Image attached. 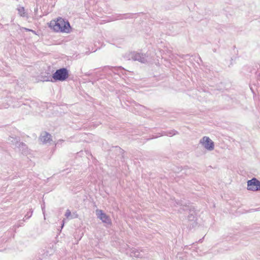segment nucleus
Here are the masks:
<instances>
[{
    "instance_id": "nucleus-7",
    "label": "nucleus",
    "mask_w": 260,
    "mask_h": 260,
    "mask_svg": "<svg viewBox=\"0 0 260 260\" xmlns=\"http://www.w3.org/2000/svg\"><path fill=\"white\" fill-rule=\"evenodd\" d=\"M51 138L52 136L49 133L43 132L41 134L40 140L43 144H46L52 141Z\"/></svg>"
},
{
    "instance_id": "nucleus-23",
    "label": "nucleus",
    "mask_w": 260,
    "mask_h": 260,
    "mask_svg": "<svg viewBox=\"0 0 260 260\" xmlns=\"http://www.w3.org/2000/svg\"><path fill=\"white\" fill-rule=\"evenodd\" d=\"M202 241H203V239H201L199 240L198 242L201 243V242H202Z\"/></svg>"
},
{
    "instance_id": "nucleus-9",
    "label": "nucleus",
    "mask_w": 260,
    "mask_h": 260,
    "mask_svg": "<svg viewBox=\"0 0 260 260\" xmlns=\"http://www.w3.org/2000/svg\"><path fill=\"white\" fill-rule=\"evenodd\" d=\"M23 155H27L29 153V150L27 146L23 142H20L16 147Z\"/></svg>"
},
{
    "instance_id": "nucleus-19",
    "label": "nucleus",
    "mask_w": 260,
    "mask_h": 260,
    "mask_svg": "<svg viewBox=\"0 0 260 260\" xmlns=\"http://www.w3.org/2000/svg\"><path fill=\"white\" fill-rule=\"evenodd\" d=\"M71 215V212L70 211V210L69 209H68L67 211H66V214H65V216L67 217V218H69Z\"/></svg>"
},
{
    "instance_id": "nucleus-12",
    "label": "nucleus",
    "mask_w": 260,
    "mask_h": 260,
    "mask_svg": "<svg viewBox=\"0 0 260 260\" xmlns=\"http://www.w3.org/2000/svg\"><path fill=\"white\" fill-rule=\"evenodd\" d=\"M110 69L115 74H119L121 73L122 74H124V72H125V70L121 67H105L103 70H106L107 69Z\"/></svg>"
},
{
    "instance_id": "nucleus-11",
    "label": "nucleus",
    "mask_w": 260,
    "mask_h": 260,
    "mask_svg": "<svg viewBox=\"0 0 260 260\" xmlns=\"http://www.w3.org/2000/svg\"><path fill=\"white\" fill-rule=\"evenodd\" d=\"M52 254V250L50 249V251L49 250L45 249L41 250L40 252L38 258L40 260H43L49 257Z\"/></svg>"
},
{
    "instance_id": "nucleus-22",
    "label": "nucleus",
    "mask_w": 260,
    "mask_h": 260,
    "mask_svg": "<svg viewBox=\"0 0 260 260\" xmlns=\"http://www.w3.org/2000/svg\"><path fill=\"white\" fill-rule=\"evenodd\" d=\"M63 225H64V220H63L62 221L61 228H63Z\"/></svg>"
},
{
    "instance_id": "nucleus-2",
    "label": "nucleus",
    "mask_w": 260,
    "mask_h": 260,
    "mask_svg": "<svg viewBox=\"0 0 260 260\" xmlns=\"http://www.w3.org/2000/svg\"><path fill=\"white\" fill-rule=\"evenodd\" d=\"M69 71L67 68H62L57 70L52 76H49L44 78V81H64L69 77Z\"/></svg>"
},
{
    "instance_id": "nucleus-3",
    "label": "nucleus",
    "mask_w": 260,
    "mask_h": 260,
    "mask_svg": "<svg viewBox=\"0 0 260 260\" xmlns=\"http://www.w3.org/2000/svg\"><path fill=\"white\" fill-rule=\"evenodd\" d=\"M175 203L177 205H179L181 206H183L182 210H187L189 211V215H188V219L190 221H194L196 219V213L195 211L193 209L192 210L191 207L189 206V205H184L182 201L179 200H175Z\"/></svg>"
},
{
    "instance_id": "nucleus-18",
    "label": "nucleus",
    "mask_w": 260,
    "mask_h": 260,
    "mask_svg": "<svg viewBox=\"0 0 260 260\" xmlns=\"http://www.w3.org/2000/svg\"><path fill=\"white\" fill-rule=\"evenodd\" d=\"M25 220V219H24V218L22 220H20L19 223L14 225L13 229L15 230L17 228H18L19 227L21 226V224H23V221H24Z\"/></svg>"
},
{
    "instance_id": "nucleus-20",
    "label": "nucleus",
    "mask_w": 260,
    "mask_h": 260,
    "mask_svg": "<svg viewBox=\"0 0 260 260\" xmlns=\"http://www.w3.org/2000/svg\"><path fill=\"white\" fill-rule=\"evenodd\" d=\"M115 148H116V149L119 150V151L120 152H122V151H123V150H122V149H121L119 147L116 146V147H115Z\"/></svg>"
},
{
    "instance_id": "nucleus-21",
    "label": "nucleus",
    "mask_w": 260,
    "mask_h": 260,
    "mask_svg": "<svg viewBox=\"0 0 260 260\" xmlns=\"http://www.w3.org/2000/svg\"><path fill=\"white\" fill-rule=\"evenodd\" d=\"M130 15H131V14H125L124 15V16H125V17H124V18H129L130 17Z\"/></svg>"
},
{
    "instance_id": "nucleus-24",
    "label": "nucleus",
    "mask_w": 260,
    "mask_h": 260,
    "mask_svg": "<svg viewBox=\"0 0 260 260\" xmlns=\"http://www.w3.org/2000/svg\"><path fill=\"white\" fill-rule=\"evenodd\" d=\"M185 248H187V247H188V246H187V245H186V246H185Z\"/></svg>"
},
{
    "instance_id": "nucleus-10",
    "label": "nucleus",
    "mask_w": 260,
    "mask_h": 260,
    "mask_svg": "<svg viewBox=\"0 0 260 260\" xmlns=\"http://www.w3.org/2000/svg\"><path fill=\"white\" fill-rule=\"evenodd\" d=\"M8 141L11 145L16 147L20 143V138L14 135L10 136L8 138Z\"/></svg>"
},
{
    "instance_id": "nucleus-14",
    "label": "nucleus",
    "mask_w": 260,
    "mask_h": 260,
    "mask_svg": "<svg viewBox=\"0 0 260 260\" xmlns=\"http://www.w3.org/2000/svg\"><path fill=\"white\" fill-rule=\"evenodd\" d=\"M123 57L126 60L133 59L134 60V51L126 53Z\"/></svg>"
},
{
    "instance_id": "nucleus-15",
    "label": "nucleus",
    "mask_w": 260,
    "mask_h": 260,
    "mask_svg": "<svg viewBox=\"0 0 260 260\" xmlns=\"http://www.w3.org/2000/svg\"><path fill=\"white\" fill-rule=\"evenodd\" d=\"M19 15L21 17H25L26 16V13L25 11L24 8L21 7L17 8Z\"/></svg>"
},
{
    "instance_id": "nucleus-4",
    "label": "nucleus",
    "mask_w": 260,
    "mask_h": 260,
    "mask_svg": "<svg viewBox=\"0 0 260 260\" xmlns=\"http://www.w3.org/2000/svg\"><path fill=\"white\" fill-rule=\"evenodd\" d=\"M200 142L206 149L209 151H212L214 148V142L208 137L204 136L200 140Z\"/></svg>"
},
{
    "instance_id": "nucleus-1",
    "label": "nucleus",
    "mask_w": 260,
    "mask_h": 260,
    "mask_svg": "<svg viewBox=\"0 0 260 260\" xmlns=\"http://www.w3.org/2000/svg\"><path fill=\"white\" fill-rule=\"evenodd\" d=\"M49 27L56 32L69 33L71 29L69 22L61 17L57 18L56 21H51Z\"/></svg>"
},
{
    "instance_id": "nucleus-6",
    "label": "nucleus",
    "mask_w": 260,
    "mask_h": 260,
    "mask_svg": "<svg viewBox=\"0 0 260 260\" xmlns=\"http://www.w3.org/2000/svg\"><path fill=\"white\" fill-rule=\"evenodd\" d=\"M95 212L97 217L101 220L103 222L109 225L111 224V220L110 217L102 210L96 209Z\"/></svg>"
},
{
    "instance_id": "nucleus-16",
    "label": "nucleus",
    "mask_w": 260,
    "mask_h": 260,
    "mask_svg": "<svg viewBox=\"0 0 260 260\" xmlns=\"http://www.w3.org/2000/svg\"><path fill=\"white\" fill-rule=\"evenodd\" d=\"M178 132L175 130H171L166 132H164L162 135H166L168 136H173L177 134Z\"/></svg>"
},
{
    "instance_id": "nucleus-17",
    "label": "nucleus",
    "mask_w": 260,
    "mask_h": 260,
    "mask_svg": "<svg viewBox=\"0 0 260 260\" xmlns=\"http://www.w3.org/2000/svg\"><path fill=\"white\" fill-rule=\"evenodd\" d=\"M32 209H30L29 212H27L26 214L25 215L24 218L25 219H29L32 215Z\"/></svg>"
},
{
    "instance_id": "nucleus-5",
    "label": "nucleus",
    "mask_w": 260,
    "mask_h": 260,
    "mask_svg": "<svg viewBox=\"0 0 260 260\" xmlns=\"http://www.w3.org/2000/svg\"><path fill=\"white\" fill-rule=\"evenodd\" d=\"M247 189L251 191L260 190V181L255 178H253L247 181Z\"/></svg>"
},
{
    "instance_id": "nucleus-13",
    "label": "nucleus",
    "mask_w": 260,
    "mask_h": 260,
    "mask_svg": "<svg viewBox=\"0 0 260 260\" xmlns=\"http://www.w3.org/2000/svg\"><path fill=\"white\" fill-rule=\"evenodd\" d=\"M131 255V256L137 258H142L143 256L142 253V251H140L139 250L136 249H134L132 250Z\"/></svg>"
},
{
    "instance_id": "nucleus-8",
    "label": "nucleus",
    "mask_w": 260,
    "mask_h": 260,
    "mask_svg": "<svg viewBox=\"0 0 260 260\" xmlns=\"http://www.w3.org/2000/svg\"><path fill=\"white\" fill-rule=\"evenodd\" d=\"M134 60L138 61L141 63H145L147 61L146 55L143 53L134 51Z\"/></svg>"
}]
</instances>
